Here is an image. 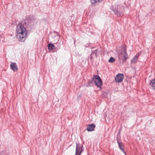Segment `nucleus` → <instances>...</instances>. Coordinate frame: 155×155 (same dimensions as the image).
Listing matches in <instances>:
<instances>
[{"label": "nucleus", "mask_w": 155, "mask_h": 155, "mask_svg": "<svg viewBox=\"0 0 155 155\" xmlns=\"http://www.w3.org/2000/svg\"><path fill=\"white\" fill-rule=\"evenodd\" d=\"M16 32V36L19 40L23 41L27 38L28 32L21 24L19 23L17 26Z\"/></svg>", "instance_id": "obj_1"}, {"label": "nucleus", "mask_w": 155, "mask_h": 155, "mask_svg": "<svg viewBox=\"0 0 155 155\" xmlns=\"http://www.w3.org/2000/svg\"><path fill=\"white\" fill-rule=\"evenodd\" d=\"M126 49L123 48L119 54L118 57L120 60H122L123 61H125L127 59V54L126 52Z\"/></svg>", "instance_id": "obj_2"}, {"label": "nucleus", "mask_w": 155, "mask_h": 155, "mask_svg": "<svg viewBox=\"0 0 155 155\" xmlns=\"http://www.w3.org/2000/svg\"><path fill=\"white\" fill-rule=\"evenodd\" d=\"M93 81L95 82L96 85L98 87H100L102 86V82L101 78L98 76L94 75Z\"/></svg>", "instance_id": "obj_3"}, {"label": "nucleus", "mask_w": 155, "mask_h": 155, "mask_svg": "<svg viewBox=\"0 0 155 155\" xmlns=\"http://www.w3.org/2000/svg\"><path fill=\"white\" fill-rule=\"evenodd\" d=\"M124 78V75L123 74H118L116 76L115 80L116 82L120 83L122 81Z\"/></svg>", "instance_id": "obj_4"}, {"label": "nucleus", "mask_w": 155, "mask_h": 155, "mask_svg": "<svg viewBox=\"0 0 155 155\" xmlns=\"http://www.w3.org/2000/svg\"><path fill=\"white\" fill-rule=\"evenodd\" d=\"M141 54V52H138L136 55L134 56V58L131 61L132 64H135L137 62L138 60V57Z\"/></svg>", "instance_id": "obj_5"}, {"label": "nucleus", "mask_w": 155, "mask_h": 155, "mask_svg": "<svg viewBox=\"0 0 155 155\" xmlns=\"http://www.w3.org/2000/svg\"><path fill=\"white\" fill-rule=\"evenodd\" d=\"M82 152V149L79 145H77L75 155H80Z\"/></svg>", "instance_id": "obj_6"}, {"label": "nucleus", "mask_w": 155, "mask_h": 155, "mask_svg": "<svg viewBox=\"0 0 155 155\" xmlns=\"http://www.w3.org/2000/svg\"><path fill=\"white\" fill-rule=\"evenodd\" d=\"M10 67L14 71H16L18 70V68L15 63H12L10 64Z\"/></svg>", "instance_id": "obj_7"}, {"label": "nucleus", "mask_w": 155, "mask_h": 155, "mask_svg": "<svg viewBox=\"0 0 155 155\" xmlns=\"http://www.w3.org/2000/svg\"><path fill=\"white\" fill-rule=\"evenodd\" d=\"M95 127V125L94 124L89 125L87 128V130L88 131H92L94 130Z\"/></svg>", "instance_id": "obj_8"}, {"label": "nucleus", "mask_w": 155, "mask_h": 155, "mask_svg": "<svg viewBox=\"0 0 155 155\" xmlns=\"http://www.w3.org/2000/svg\"><path fill=\"white\" fill-rule=\"evenodd\" d=\"M117 143L119 144V147L120 148L121 150L123 153L126 155L125 151L124 150V146L122 142H120L117 141Z\"/></svg>", "instance_id": "obj_9"}, {"label": "nucleus", "mask_w": 155, "mask_h": 155, "mask_svg": "<svg viewBox=\"0 0 155 155\" xmlns=\"http://www.w3.org/2000/svg\"><path fill=\"white\" fill-rule=\"evenodd\" d=\"M152 89L155 91V79L152 80L150 84Z\"/></svg>", "instance_id": "obj_10"}, {"label": "nucleus", "mask_w": 155, "mask_h": 155, "mask_svg": "<svg viewBox=\"0 0 155 155\" xmlns=\"http://www.w3.org/2000/svg\"><path fill=\"white\" fill-rule=\"evenodd\" d=\"M55 48V46L53 44H49L48 45V48L50 50H53Z\"/></svg>", "instance_id": "obj_11"}, {"label": "nucleus", "mask_w": 155, "mask_h": 155, "mask_svg": "<svg viewBox=\"0 0 155 155\" xmlns=\"http://www.w3.org/2000/svg\"><path fill=\"white\" fill-rule=\"evenodd\" d=\"M104 0H91V2L92 3H95L96 2H101L103 1Z\"/></svg>", "instance_id": "obj_12"}, {"label": "nucleus", "mask_w": 155, "mask_h": 155, "mask_svg": "<svg viewBox=\"0 0 155 155\" xmlns=\"http://www.w3.org/2000/svg\"><path fill=\"white\" fill-rule=\"evenodd\" d=\"M115 61V59L113 57H111L108 60V62L110 63H113Z\"/></svg>", "instance_id": "obj_13"}]
</instances>
